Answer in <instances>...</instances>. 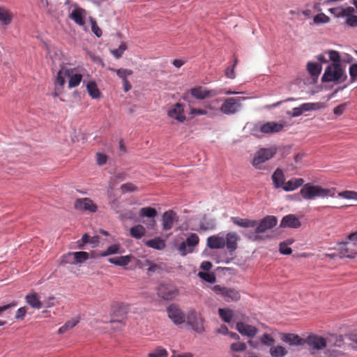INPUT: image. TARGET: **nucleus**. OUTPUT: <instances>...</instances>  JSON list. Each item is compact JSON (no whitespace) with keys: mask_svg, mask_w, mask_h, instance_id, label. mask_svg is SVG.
Instances as JSON below:
<instances>
[{"mask_svg":"<svg viewBox=\"0 0 357 357\" xmlns=\"http://www.w3.org/2000/svg\"><path fill=\"white\" fill-rule=\"evenodd\" d=\"M336 189L335 188H324L318 185L311 183H305L300 190L301 197L306 200L314 199L316 197H334Z\"/></svg>","mask_w":357,"mask_h":357,"instance_id":"f257e3e1","label":"nucleus"},{"mask_svg":"<svg viewBox=\"0 0 357 357\" xmlns=\"http://www.w3.org/2000/svg\"><path fill=\"white\" fill-rule=\"evenodd\" d=\"M305 340L306 341L305 344H307L313 350H321L326 347L332 346L340 347L344 341L342 335H332L326 340L317 335H310Z\"/></svg>","mask_w":357,"mask_h":357,"instance_id":"f03ea898","label":"nucleus"},{"mask_svg":"<svg viewBox=\"0 0 357 357\" xmlns=\"http://www.w3.org/2000/svg\"><path fill=\"white\" fill-rule=\"evenodd\" d=\"M347 78V75L340 63H331L326 67L321 81L322 82H333L340 84L344 82Z\"/></svg>","mask_w":357,"mask_h":357,"instance_id":"7ed1b4c3","label":"nucleus"},{"mask_svg":"<svg viewBox=\"0 0 357 357\" xmlns=\"http://www.w3.org/2000/svg\"><path fill=\"white\" fill-rule=\"evenodd\" d=\"M282 124L274 121H270L255 125L251 132L254 136L261 137L264 135L279 132L282 130Z\"/></svg>","mask_w":357,"mask_h":357,"instance_id":"20e7f679","label":"nucleus"},{"mask_svg":"<svg viewBox=\"0 0 357 357\" xmlns=\"http://www.w3.org/2000/svg\"><path fill=\"white\" fill-rule=\"evenodd\" d=\"M277 152V148L271 146L270 148L260 149L256 152L253 158L252 164L257 169H262V165L267 160L272 158Z\"/></svg>","mask_w":357,"mask_h":357,"instance_id":"39448f33","label":"nucleus"},{"mask_svg":"<svg viewBox=\"0 0 357 357\" xmlns=\"http://www.w3.org/2000/svg\"><path fill=\"white\" fill-rule=\"evenodd\" d=\"M243 97L227 98L220 107V111L226 115H231L236 113L241 108V100H244Z\"/></svg>","mask_w":357,"mask_h":357,"instance_id":"423d86ee","label":"nucleus"},{"mask_svg":"<svg viewBox=\"0 0 357 357\" xmlns=\"http://www.w3.org/2000/svg\"><path fill=\"white\" fill-rule=\"evenodd\" d=\"M199 238L197 234L191 233L178 246V250L181 255L185 256L194 251L195 248L199 244Z\"/></svg>","mask_w":357,"mask_h":357,"instance_id":"0eeeda50","label":"nucleus"},{"mask_svg":"<svg viewBox=\"0 0 357 357\" xmlns=\"http://www.w3.org/2000/svg\"><path fill=\"white\" fill-rule=\"evenodd\" d=\"M213 290L218 294L221 295L227 302L237 301L241 298L238 291L233 288L223 287L220 285H215Z\"/></svg>","mask_w":357,"mask_h":357,"instance_id":"6e6552de","label":"nucleus"},{"mask_svg":"<svg viewBox=\"0 0 357 357\" xmlns=\"http://www.w3.org/2000/svg\"><path fill=\"white\" fill-rule=\"evenodd\" d=\"M186 322L192 330L198 333H201L204 331L203 319L195 310H190L186 315Z\"/></svg>","mask_w":357,"mask_h":357,"instance_id":"1a4fd4ad","label":"nucleus"},{"mask_svg":"<svg viewBox=\"0 0 357 357\" xmlns=\"http://www.w3.org/2000/svg\"><path fill=\"white\" fill-rule=\"evenodd\" d=\"M178 294V289L172 284H161L157 289L158 296L163 300H172Z\"/></svg>","mask_w":357,"mask_h":357,"instance_id":"9d476101","label":"nucleus"},{"mask_svg":"<svg viewBox=\"0 0 357 357\" xmlns=\"http://www.w3.org/2000/svg\"><path fill=\"white\" fill-rule=\"evenodd\" d=\"M167 312L169 318L173 321L174 324L180 325L185 322L186 319L185 314L176 305H170L167 307Z\"/></svg>","mask_w":357,"mask_h":357,"instance_id":"9b49d317","label":"nucleus"},{"mask_svg":"<svg viewBox=\"0 0 357 357\" xmlns=\"http://www.w3.org/2000/svg\"><path fill=\"white\" fill-rule=\"evenodd\" d=\"M277 223L278 219L275 216L266 215L263 219H261L259 223L257 222L255 233H264L266 231L273 228L275 226H276Z\"/></svg>","mask_w":357,"mask_h":357,"instance_id":"f8f14e48","label":"nucleus"},{"mask_svg":"<svg viewBox=\"0 0 357 357\" xmlns=\"http://www.w3.org/2000/svg\"><path fill=\"white\" fill-rule=\"evenodd\" d=\"M339 255L340 258L353 259L357 255V245L348 242L342 243L339 247Z\"/></svg>","mask_w":357,"mask_h":357,"instance_id":"ddd939ff","label":"nucleus"},{"mask_svg":"<svg viewBox=\"0 0 357 357\" xmlns=\"http://www.w3.org/2000/svg\"><path fill=\"white\" fill-rule=\"evenodd\" d=\"M169 117L176 120L178 122H184L186 119L184 107L181 103L177 102L173 105L167 111Z\"/></svg>","mask_w":357,"mask_h":357,"instance_id":"4468645a","label":"nucleus"},{"mask_svg":"<svg viewBox=\"0 0 357 357\" xmlns=\"http://www.w3.org/2000/svg\"><path fill=\"white\" fill-rule=\"evenodd\" d=\"M190 94L196 99L204 100L218 95V92L215 89L208 90L203 86H196L190 89Z\"/></svg>","mask_w":357,"mask_h":357,"instance_id":"2eb2a0df","label":"nucleus"},{"mask_svg":"<svg viewBox=\"0 0 357 357\" xmlns=\"http://www.w3.org/2000/svg\"><path fill=\"white\" fill-rule=\"evenodd\" d=\"M75 208L80 211H88L95 213L98 210V206L90 198H79L75 202Z\"/></svg>","mask_w":357,"mask_h":357,"instance_id":"dca6fc26","label":"nucleus"},{"mask_svg":"<svg viewBox=\"0 0 357 357\" xmlns=\"http://www.w3.org/2000/svg\"><path fill=\"white\" fill-rule=\"evenodd\" d=\"M281 340L290 347H299L305 344V340L299 335L294 333H282L280 335Z\"/></svg>","mask_w":357,"mask_h":357,"instance_id":"f3484780","label":"nucleus"},{"mask_svg":"<svg viewBox=\"0 0 357 357\" xmlns=\"http://www.w3.org/2000/svg\"><path fill=\"white\" fill-rule=\"evenodd\" d=\"M236 328L242 335L250 338L254 337L258 333V329L255 326L243 321L237 322Z\"/></svg>","mask_w":357,"mask_h":357,"instance_id":"a211bd4d","label":"nucleus"},{"mask_svg":"<svg viewBox=\"0 0 357 357\" xmlns=\"http://www.w3.org/2000/svg\"><path fill=\"white\" fill-rule=\"evenodd\" d=\"M87 12L85 9L76 7L69 15V17L75 22V24L80 26H83L85 24V17Z\"/></svg>","mask_w":357,"mask_h":357,"instance_id":"6ab92c4d","label":"nucleus"},{"mask_svg":"<svg viewBox=\"0 0 357 357\" xmlns=\"http://www.w3.org/2000/svg\"><path fill=\"white\" fill-rule=\"evenodd\" d=\"M176 213L172 211L169 210L165 212L162 215V229L164 230H169L171 229L175 221H177Z\"/></svg>","mask_w":357,"mask_h":357,"instance_id":"aec40b11","label":"nucleus"},{"mask_svg":"<svg viewBox=\"0 0 357 357\" xmlns=\"http://www.w3.org/2000/svg\"><path fill=\"white\" fill-rule=\"evenodd\" d=\"M301 225V222L299 219L293 214H289L283 217L280 222V227L283 228L290 227L296 229L300 227Z\"/></svg>","mask_w":357,"mask_h":357,"instance_id":"412c9836","label":"nucleus"},{"mask_svg":"<svg viewBox=\"0 0 357 357\" xmlns=\"http://www.w3.org/2000/svg\"><path fill=\"white\" fill-rule=\"evenodd\" d=\"M207 246L211 249H221L225 246V238L218 235H213L207 238Z\"/></svg>","mask_w":357,"mask_h":357,"instance_id":"4be33fe9","label":"nucleus"},{"mask_svg":"<svg viewBox=\"0 0 357 357\" xmlns=\"http://www.w3.org/2000/svg\"><path fill=\"white\" fill-rule=\"evenodd\" d=\"M158 212L155 208L147 206L142 208L139 211V215L140 218H148L152 219L151 220V228H153L155 225V220L154 218L157 216Z\"/></svg>","mask_w":357,"mask_h":357,"instance_id":"5701e85b","label":"nucleus"},{"mask_svg":"<svg viewBox=\"0 0 357 357\" xmlns=\"http://www.w3.org/2000/svg\"><path fill=\"white\" fill-rule=\"evenodd\" d=\"M231 220L234 225L243 228L255 227L257 225V220H256L241 218L239 217H231Z\"/></svg>","mask_w":357,"mask_h":357,"instance_id":"b1692460","label":"nucleus"},{"mask_svg":"<svg viewBox=\"0 0 357 357\" xmlns=\"http://www.w3.org/2000/svg\"><path fill=\"white\" fill-rule=\"evenodd\" d=\"M225 238V245L229 251H234L237 248V243L240 239L238 234L235 232L227 234Z\"/></svg>","mask_w":357,"mask_h":357,"instance_id":"393cba45","label":"nucleus"},{"mask_svg":"<svg viewBox=\"0 0 357 357\" xmlns=\"http://www.w3.org/2000/svg\"><path fill=\"white\" fill-rule=\"evenodd\" d=\"M273 185L275 188H282L283 189V186L285 183V176L280 169H277L273 174L271 176Z\"/></svg>","mask_w":357,"mask_h":357,"instance_id":"a878e982","label":"nucleus"},{"mask_svg":"<svg viewBox=\"0 0 357 357\" xmlns=\"http://www.w3.org/2000/svg\"><path fill=\"white\" fill-rule=\"evenodd\" d=\"M304 180L301 178H292L287 182H285L283 190L286 192L293 191L298 188L303 186Z\"/></svg>","mask_w":357,"mask_h":357,"instance_id":"bb28decb","label":"nucleus"},{"mask_svg":"<svg viewBox=\"0 0 357 357\" xmlns=\"http://www.w3.org/2000/svg\"><path fill=\"white\" fill-rule=\"evenodd\" d=\"M73 70L74 69L73 68H68L66 67L61 68L57 73L56 84L63 86L66 83V77H68L67 76H70V73H73Z\"/></svg>","mask_w":357,"mask_h":357,"instance_id":"cd10ccee","label":"nucleus"},{"mask_svg":"<svg viewBox=\"0 0 357 357\" xmlns=\"http://www.w3.org/2000/svg\"><path fill=\"white\" fill-rule=\"evenodd\" d=\"M144 244L149 247L158 250H162L165 248V242L164 240L159 237H155L153 239H150L144 241Z\"/></svg>","mask_w":357,"mask_h":357,"instance_id":"c85d7f7f","label":"nucleus"},{"mask_svg":"<svg viewBox=\"0 0 357 357\" xmlns=\"http://www.w3.org/2000/svg\"><path fill=\"white\" fill-rule=\"evenodd\" d=\"M131 256L126 255L119 257H111L108 259L109 262L116 266H125L131 261Z\"/></svg>","mask_w":357,"mask_h":357,"instance_id":"c756f323","label":"nucleus"},{"mask_svg":"<svg viewBox=\"0 0 357 357\" xmlns=\"http://www.w3.org/2000/svg\"><path fill=\"white\" fill-rule=\"evenodd\" d=\"M329 11L331 14L337 17H345V15H348V13H350L349 12L351 11V7L348 6L344 8L342 6H338L336 8H330Z\"/></svg>","mask_w":357,"mask_h":357,"instance_id":"7c9ffc66","label":"nucleus"},{"mask_svg":"<svg viewBox=\"0 0 357 357\" xmlns=\"http://www.w3.org/2000/svg\"><path fill=\"white\" fill-rule=\"evenodd\" d=\"M146 234V229L142 225L133 226L130 229V234L132 238L139 239Z\"/></svg>","mask_w":357,"mask_h":357,"instance_id":"2f4dec72","label":"nucleus"},{"mask_svg":"<svg viewBox=\"0 0 357 357\" xmlns=\"http://www.w3.org/2000/svg\"><path fill=\"white\" fill-rule=\"evenodd\" d=\"M86 89L89 96L93 98L97 99L100 97L101 93L98 88V86L94 81H91L86 84Z\"/></svg>","mask_w":357,"mask_h":357,"instance_id":"473e14b6","label":"nucleus"},{"mask_svg":"<svg viewBox=\"0 0 357 357\" xmlns=\"http://www.w3.org/2000/svg\"><path fill=\"white\" fill-rule=\"evenodd\" d=\"M126 178V174L125 172H118L110 178L108 185L112 190L119 183L123 181Z\"/></svg>","mask_w":357,"mask_h":357,"instance_id":"72a5a7b5","label":"nucleus"},{"mask_svg":"<svg viewBox=\"0 0 357 357\" xmlns=\"http://www.w3.org/2000/svg\"><path fill=\"white\" fill-rule=\"evenodd\" d=\"M26 301L33 308L40 309L42 307V303L39 300L36 293L30 294L26 296Z\"/></svg>","mask_w":357,"mask_h":357,"instance_id":"f704fd0d","label":"nucleus"},{"mask_svg":"<svg viewBox=\"0 0 357 357\" xmlns=\"http://www.w3.org/2000/svg\"><path fill=\"white\" fill-rule=\"evenodd\" d=\"M118 253H122V251L121 250V246L119 244H114V245L109 246L106 251L100 252L97 253L96 256L106 257V256L118 254Z\"/></svg>","mask_w":357,"mask_h":357,"instance_id":"c9c22d12","label":"nucleus"},{"mask_svg":"<svg viewBox=\"0 0 357 357\" xmlns=\"http://www.w3.org/2000/svg\"><path fill=\"white\" fill-rule=\"evenodd\" d=\"M13 19V14L5 8H0V21L5 25L10 24Z\"/></svg>","mask_w":357,"mask_h":357,"instance_id":"e433bc0d","label":"nucleus"},{"mask_svg":"<svg viewBox=\"0 0 357 357\" xmlns=\"http://www.w3.org/2000/svg\"><path fill=\"white\" fill-rule=\"evenodd\" d=\"M287 354V349L282 346H272L270 348V354L272 357H284Z\"/></svg>","mask_w":357,"mask_h":357,"instance_id":"4c0bfd02","label":"nucleus"},{"mask_svg":"<svg viewBox=\"0 0 357 357\" xmlns=\"http://www.w3.org/2000/svg\"><path fill=\"white\" fill-rule=\"evenodd\" d=\"M219 316L226 323H230L233 318V311L228 308H220Z\"/></svg>","mask_w":357,"mask_h":357,"instance_id":"58836bf2","label":"nucleus"},{"mask_svg":"<svg viewBox=\"0 0 357 357\" xmlns=\"http://www.w3.org/2000/svg\"><path fill=\"white\" fill-rule=\"evenodd\" d=\"M67 77L69 78L68 88L70 89L77 86L82 79V75L77 73L73 74V73H71L70 75Z\"/></svg>","mask_w":357,"mask_h":357,"instance_id":"ea45409f","label":"nucleus"},{"mask_svg":"<svg viewBox=\"0 0 357 357\" xmlns=\"http://www.w3.org/2000/svg\"><path fill=\"white\" fill-rule=\"evenodd\" d=\"M307 69L312 76L317 77L321 71V66L317 63L308 62Z\"/></svg>","mask_w":357,"mask_h":357,"instance_id":"a19ab883","label":"nucleus"},{"mask_svg":"<svg viewBox=\"0 0 357 357\" xmlns=\"http://www.w3.org/2000/svg\"><path fill=\"white\" fill-rule=\"evenodd\" d=\"M301 109L303 112L319 109L322 107L321 102H306L300 105Z\"/></svg>","mask_w":357,"mask_h":357,"instance_id":"79ce46f5","label":"nucleus"},{"mask_svg":"<svg viewBox=\"0 0 357 357\" xmlns=\"http://www.w3.org/2000/svg\"><path fill=\"white\" fill-rule=\"evenodd\" d=\"M354 8L351 7V11L348 13V15H345L346 17V24L351 27H356L357 26V15H354Z\"/></svg>","mask_w":357,"mask_h":357,"instance_id":"37998d69","label":"nucleus"},{"mask_svg":"<svg viewBox=\"0 0 357 357\" xmlns=\"http://www.w3.org/2000/svg\"><path fill=\"white\" fill-rule=\"evenodd\" d=\"M78 322L79 320L75 319L68 321L63 326L59 328L58 333L63 334L67 332L68 331L75 327L78 324Z\"/></svg>","mask_w":357,"mask_h":357,"instance_id":"c03bdc74","label":"nucleus"},{"mask_svg":"<svg viewBox=\"0 0 357 357\" xmlns=\"http://www.w3.org/2000/svg\"><path fill=\"white\" fill-rule=\"evenodd\" d=\"M109 70L112 71H116L117 75L122 79V81L127 79V77L132 75L133 73L132 70L126 68H119L118 70H114L112 68H109Z\"/></svg>","mask_w":357,"mask_h":357,"instance_id":"a18cd8bd","label":"nucleus"},{"mask_svg":"<svg viewBox=\"0 0 357 357\" xmlns=\"http://www.w3.org/2000/svg\"><path fill=\"white\" fill-rule=\"evenodd\" d=\"M75 264H82L89 258V254L86 252H74Z\"/></svg>","mask_w":357,"mask_h":357,"instance_id":"49530a36","label":"nucleus"},{"mask_svg":"<svg viewBox=\"0 0 357 357\" xmlns=\"http://www.w3.org/2000/svg\"><path fill=\"white\" fill-rule=\"evenodd\" d=\"M338 197L347 199L357 200V192L352 190H345L338 193Z\"/></svg>","mask_w":357,"mask_h":357,"instance_id":"de8ad7c7","label":"nucleus"},{"mask_svg":"<svg viewBox=\"0 0 357 357\" xmlns=\"http://www.w3.org/2000/svg\"><path fill=\"white\" fill-rule=\"evenodd\" d=\"M74 252H68L61 257L60 264H75Z\"/></svg>","mask_w":357,"mask_h":357,"instance_id":"09e8293b","label":"nucleus"},{"mask_svg":"<svg viewBox=\"0 0 357 357\" xmlns=\"http://www.w3.org/2000/svg\"><path fill=\"white\" fill-rule=\"evenodd\" d=\"M126 48V44L125 43H122L117 49L111 50V53L116 59H119L122 56Z\"/></svg>","mask_w":357,"mask_h":357,"instance_id":"8fccbe9b","label":"nucleus"},{"mask_svg":"<svg viewBox=\"0 0 357 357\" xmlns=\"http://www.w3.org/2000/svg\"><path fill=\"white\" fill-rule=\"evenodd\" d=\"M89 22H90L91 25V31H92V32L98 38H100L102 36V31L101 29L98 26L96 21L93 17H90L89 18Z\"/></svg>","mask_w":357,"mask_h":357,"instance_id":"3c124183","label":"nucleus"},{"mask_svg":"<svg viewBox=\"0 0 357 357\" xmlns=\"http://www.w3.org/2000/svg\"><path fill=\"white\" fill-rule=\"evenodd\" d=\"M122 193L132 192L137 190V187L132 183H126L121 185Z\"/></svg>","mask_w":357,"mask_h":357,"instance_id":"603ef678","label":"nucleus"},{"mask_svg":"<svg viewBox=\"0 0 357 357\" xmlns=\"http://www.w3.org/2000/svg\"><path fill=\"white\" fill-rule=\"evenodd\" d=\"M149 357H167V351L163 348L158 347L149 353Z\"/></svg>","mask_w":357,"mask_h":357,"instance_id":"864d4df0","label":"nucleus"},{"mask_svg":"<svg viewBox=\"0 0 357 357\" xmlns=\"http://www.w3.org/2000/svg\"><path fill=\"white\" fill-rule=\"evenodd\" d=\"M246 348V344L241 342H234L230 346L231 351L233 352L244 351Z\"/></svg>","mask_w":357,"mask_h":357,"instance_id":"5fc2aeb1","label":"nucleus"},{"mask_svg":"<svg viewBox=\"0 0 357 357\" xmlns=\"http://www.w3.org/2000/svg\"><path fill=\"white\" fill-rule=\"evenodd\" d=\"M198 276L201 279H202L208 282L212 283L215 281V277L213 273H207V272H199Z\"/></svg>","mask_w":357,"mask_h":357,"instance_id":"6e6d98bb","label":"nucleus"},{"mask_svg":"<svg viewBox=\"0 0 357 357\" xmlns=\"http://www.w3.org/2000/svg\"><path fill=\"white\" fill-rule=\"evenodd\" d=\"M329 59L332 61L333 63H340V55L337 51L335 50H328L327 52Z\"/></svg>","mask_w":357,"mask_h":357,"instance_id":"4d7b16f0","label":"nucleus"},{"mask_svg":"<svg viewBox=\"0 0 357 357\" xmlns=\"http://www.w3.org/2000/svg\"><path fill=\"white\" fill-rule=\"evenodd\" d=\"M291 243L289 242H282L280 243V252L282 255H290L292 252V250L289 247V245Z\"/></svg>","mask_w":357,"mask_h":357,"instance_id":"13d9d810","label":"nucleus"},{"mask_svg":"<svg viewBox=\"0 0 357 357\" xmlns=\"http://www.w3.org/2000/svg\"><path fill=\"white\" fill-rule=\"evenodd\" d=\"M260 341L266 346H271L275 342V340L268 333L263 334L260 337Z\"/></svg>","mask_w":357,"mask_h":357,"instance_id":"bf43d9fd","label":"nucleus"},{"mask_svg":"<svg viewBox=\"0 0 357 357\" xmlns=\"http://www.w3.org/2000/svg\"><path fill=\"white\" fill-rule=\"evenodd\" d=\"M329 20L330 18L322 13L317 14L314 17V22L316 24L328 23Z\"/></svg>","mask_w":357,"mask_h":357,"instance_id":"052dcab7","label":"nucleus"},{"mask_svg":"<svg viewBox=\"0 0 357 357\" xmlns=\"http://www.w3.org/2000/svg\"><path fill=\"white\" fill-rule=\"evenodd\" d=\"M349 73L350 75V82H354L357 79V63L351 64L349 66Z\"/></svg>","mask_w":357,"mask_h":357,"instance_id":"680f3d73","label":"nucleus"},{"mask_svg":"<svg viewBox=\"0 0 357 357\" xmlns=\"http://www.w3.org/2000/svg\"><path fill=\"white\" fill-rule=\"evenodd\" d=\"M144 265L149 266V268L147 269L149 273H151L158 271L159 270H161V267H160V265H158V264H153L149 260H146L145 262H144Z\"/></svg>","mask_w":357,"mask_h":357,"instance_id":"e2e57ef3","label":"nucleus"},{"mask_svg":"<svg viewBox=\"0 0 357 357\" xmlns=\"http://www.w3.org/2000/svg\"><path fill=\"white\" fill-rule=\"evenodd\" d=\"M331 347H328L327 350L325 352L326 356L328 357H338L342 355V352L339 350L331 349Z\"/></svg>","mask_w":357,"mask_h":357,"instance_id":"0e129e2a","label":"nucleus"},{"mask_svg":"<svg viewBox=\"0 0 357 357\" xmlns=\"http://www.w3.org/2000/svg\"><path fill=\"white\" fill-rule=\"evenodd\" d=\"M107 156L105 154L98 153H96V161L98 165H103L107 162Z\"/></svg>","mask_w":357,"mask_h":357,"instance_id":"69168bd1","label":"nucleus"},{"mask_svg":"<svg viewBox=\"0 0 357 357\" xmlns=\"http://www.w3.org/2000/svg\"><path fill=\"white\" fill-rule=\"evenodd\" d=\"M26 314V309L25 307H20L16 312L15 318L16 319H24L25 315Z\"/></svg>","mask_w":357,"mask_h":357,"instance_id":"338daca9","label":"nucleus"},{"mask_svg":"<svg viewBox=\"0 0 357 357\" xmlns=\"http://www.w3.org/2000/svg\"><path fill=\"white\" fill-rule=\"evenodd\" d=\"M346 107H347L346 103L339 105L338 106L335 107L333 109L334 114L337 116L342 115L343 114V112H344V110L346 109Z\"/></svg>","mask_w":357,"mask_h":357,"instance_id":"774afa93","label":"nucleus"}]
</instances>
